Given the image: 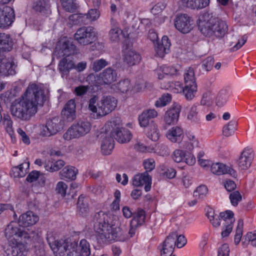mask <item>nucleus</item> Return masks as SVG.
I'll use <instances>...</instances> for the list:
<instances>
[{
  "label": "nucleus",
  "instance_id": "1",
  "mask_svg": "<svg viewBox=\"0 0 256 256\" xmlns=\"http://www.w3.org/2000/svg\"><path fill=\"white\" fill-rule=\"evenodd\" d=\"M44 98V90L36 84H30L24 95L12 103L11 114L20 120H30L37 112L38 106H42Z\"/></svg>",
  "mask_w": 256,
  "mask_h": 256
},
{
  "label": "nucleus",
  "instance_id": "2",
  "mask_svg": "<svg viewBox=\"0 0 256 256\" xmlns=\"http://www.w3.org/2000/svg\"><path fill=\"white\" fill-rule=\"evenodd\" d=\"M19 222H12L5 229V236L8 240L9 248L12 256H21L26 252V246L24 243L30 238L28 232L21 228Z\"/></svg>",
  "mask_w": 256,
  "mask_h": 256
},
{
  "label": "nucleus",
  "instance_id": "3",
  "mask_svg": "<svg viewBox=\"0 0 256 256\" xmlns=\"http://www.w3.org/2000/svg\"><path fill=\"white\" fill-rule=\"evenodd\" d=\"M108 217L103 212H96L93 218L94 227L100 238L104 241H122L125 237L120 228L110 224Z\"/></svg>",
  "mask_w": 256,
  "mask_h": 256
},
{
  "label": "nucleus",
  "instance_id": "4",
  "mask_svg": "<svg viewBox=\"0 0 256 256\" xmlns=\"http://www.w3.org/2000/svg\"><path fill=\"white\" fill-rule=\"evenodd\" d=\"M98 96H94L88 101V109L96 113L98 118L105 116L113 111L117 104L116 100L112 96H103L98 101Z\"/></svg>",
  "mask_w": 256,
  "mask_h": 256
},
{
  "label": "nucleus",
  "instance_id": "5",
  "mask_svg": "<svg viewBox=\"0 0 256 256\" xmlns=\"http://www.w3.org/2000/svg\"><path fill=\"white\" fill-rule=\"evenodd\" d=\"M47 240L56 256H70V248L72 240L70 238L56 240L52 236H50L48 238Z\"/></svg>",
  "mask_w": 256,
  "mask_h": 256
},
{
  "label": "nucleus",
  "instance_id": "6",
  "mask_svg": "<svg viewBox=\"0 0 256 256\" xmlns=\"http://www.w3.org/2000/svg\"><path fill=\"white\" fill-rule=\"evenodd\" d=\"M91 129V124L88 121H80L73 124L63 135L64 140H69L85 136Z\"/></svg>",
  "mask_w": 256,
  "mask_h": 256
},
{
  "label": "nucleus",
  "instance_id": "7",
  "mask_svg": "<svg viewBox=\"0 0 256 256\" xmlns=\"http://www.w3.org/2000/svg\"><path fill=\"white\" fill-rule=\"evenodd\" d=\"M74 38L81 45L86 46L90 44L96 40L94 28L92 26L80 28L78 29L74 34Z\"/></svg>",
  "mask_w": 256,
  "mask_h": 256
},
{
  "label": "nucleus",
  "instance_id": "8",
  "mask_svg": "<svg viewBox=\"0 0 256 256\" xmlns=\"http://www.w3.org/2000/svg\"><path fill=\"white\" fill-rule=\"evenodd\" d=\"M64 120L59 116H54L47 120L45 126L42 128V134L45 136L54 135L63 130Z\"/></svg>",
  "mask_w": 256,
  "mask_h": 256
},
{
  "label": "nucleus",
  "instance_id": "9",
  "mask_svg": "<svg viewBox=\"0 0 256 256\" xmlns=\"http://www.w3.org/2000/svg\"><path fill=\"white\" fill-rule=\"evenodd\" d=\"M107 126L111 127L110 135L116 139L118 142L124 143L128 142L132 138V134L129 130L122 128H120L119 125L116 124V120L110 122L107 124Z\"/></svg>",
  "mask_w": 256,
  "mask_h": 256
},
{
  "label": "nucleus",
  "instance_id": "10",
  "mask_svg": "<svg viewBox=\"0 0 256 256\" xmlns=\"http://www.w3.org/2000/svg\"><path fill=\"white\" fill-rule=\"evenodd\" d=\"M55 52L59 57H70L76 53V46L71 39L64 38L58 42Z\"/></svg>",
  "mask_w": 256,
  "mask_h": 256
},
{
  "label": "nucleus",
  "instance_id": "11",
  "mask_svg": "<svg viewBox=\"0 0 256 256\" xmlns=\"http://www.w3.org/2000/svg\"><path fill=\"white\" fill-rule=\"evenodd\" d=\"M206 29V34H202L206 36H215L218 38H222L228 31V27L226 22L222 20L216 19L214 22Z\"/></svg>",
  "mask_w": 256,
  "mask_h": 256
},
{
  "label": "nucleus",
  "instance_id": "12",
  "mask_svg": "<svg viewBox=\"0 0 256 256\" xmlns=\"http://www.w3.org/2000/svg\"><path fill=\"white\" fill-rule=\"evenodd\" d=\"M70 256H90V244L86 239L78 240H72L70 248Z\"/></svg>",
  "mask_w": 256,
  "mask_h": 256
},
{
  "label": "nucleus",
  "instance_id": "13",
  "mask_svg": "<svg viewBox=\"0 0 256 256\" xmlns=\"http://www.w3.org/2000/svg\"><path fill=\"white\" fill-rule=\"evenodd\" d=\"M96 79L97 82L94 84H110L116 80L117 73L114 69L111 68H108L100 72L98 76L96 77L94 75H90L88 78Z\"/></svg>",
  "mask_w": 256,
  "mask_h": 256
},
{
  "label": "nucleus",
  "instance_id": "14",
  "mask_svg": "<svg viewBox=\"0 0 256 256\" xmlns=\"http://www.w3.org/2000/svg\"><path fill=\"white\" fill-rule=\"evenodd\" d=\"M174 23L176 28L183 34L189 32L192 28L190 18L187 14H177Z\"/></svg>",
  "mask_w": 256,
  "mask_h": 256
},
{
  "label": "nucleus",
  "instance_id": "15",
  "mask_svg": "<svg viewBox=\"0 0 256 256\" xmlns=\"http://www.w3.org/2000/svg\"><path fill=\"white\" fill-rule=\"evenodd\" d=\"M14 19V10L11 7L6 6L0 7V28L10 26Z\"/></svg>",
  "mask_w": 256,
  "mask_h": 256
},
{
  "label": "nucleus",
  "instance_id": "16",
  "mask_svg": "<svg viewBox=\"0 0 256 256\" xmlns=\"http://www.w3.org/2000/svg\"><path fill=\"white\" fill-rule=\"evenodd\" d=\"M254 158L253 150L250 148H244L240 153V155L238 160V164L241 170H247L252 163Z\"/></svg>",
  "mask_w": 256,
  "mask_h": 256
},
{
  "label": "nucleus",
  "instance_id": "17",
  "mask_svg": "<svg viewBox=\"0 0 256 256\" xmlns=\"http://www.w3.org/2000/svg\"><path fill=\"white\" fill-rule=\"evenodd\" d=\"M176 232H172L166 237L160 248V256H168L167 255L172 254L176 244Z\"/></svg>",
  "mask_w": 256,
  "mask_h": 256
},
{
  "label": "nucleus",
  "instance_id": "18",
  "mask_svg": "<svg viewBox=\"0 0 256 256\" xmlns=\"http://www.w3.org/2000/svg\"><path fill=\"white\" fill-rule=\"evenodd\" d=\"M181 106L174 104L164 114V120L166 124L170 126L176 124L178 120Z\"/></svg>",
  "mask_w": 256,
  "mask_h": 256
},
{
  "label": "nucleus",
  "instance_id": "19",
  "mask_svg": "<svg viewBox=\"0 0 256 256\" xmlns=\"http://www.w3.org/2000/svg\"><path fill=\"white\" fill-rule=\"evenodd\" d=\"M132 185L134 186H144V190L148 192L150 190L152 184V178L148 172H144L135 175L132 178Z\"/></svg>",
  "mask_w": 256,
  "mask_h": 256
},
{
  "label": "nucleus",
  "instance_id": "20",
  "mask_svg": "<svg viewBox=\"0 0 256 256\" xmlns=\"http://www.w3.org/2000/svg\"><path fill=\"white\" fill-rule=\"evenodd\" d=\"M62 115L63 118L68 122H72L76 118V103L74 100H70L68 102L62 111Z\"/></svg>",
  "mask_w": 256,
  "mask_h": 256
},
{
  "label": "nucleus",
  "instance_id": "21",
  "mask_svg": "<svg viewBox=\"0 0 256 256\" xmlns=\"http://www.w3.org/2000/svg\"><path fill=\"white\" fill-rule=\"evenodd\" d=\"M210 170L214 174L217 175L228 174L234 178L237 176L236 172L235 170L222 163L212 164L210 166Z\"/></svg>",
  "mask_w": 256,
  "mask_h": 256
},
{
  "label": "nucleus",
  "instance_id": "22",
  "mask_svg": "<svg viewBox=\"0 0 256 256\" xmlns=\"http://www.w3.org/2000/svg\"><path fill=\"white\" fill-rule=\"evenodd\" d=\"M74 68V64L70 57L65 56L58 64V69L62 78H66L69 74L70 71Z\"/></svg>",
  "mask_w": 256,
  "mask_h": 256
},
{
  "label": "nucleus",
  "instance_id": "23",
  "mask_svg": "<svg viewBox=\"0 0 256 256\" xmlns=\"http://www.w3.org/2000/svg\"><path fill=\"white\" fill-rule=\"evenodd\" d=\"M101 151L104 155H109L114 148V140L110 134L106 132L102 136Z\"/></svg>",
  "mask_w": 256,
  "mask_h": 256
},
{
  "label": "nucleus",
  "instance_id": "24",
  "mask_svg": "<svg viewBox=\"0 0 256 256\" xmlns=\"http://www.w3.org/2000/svg\"><path fill=\"white\" fill-rule=\"evenodd\" d=\"M38 220V217L32 211L22 214L19 218L18 222L22 227L34 224Z\"/></svg>",
  "mask_w": 256,
  "mask_h": 256
},
{
  "label": "nucleus",
  "instance_id": "25",
  "mask_svg": "<svg viewBox=\"0 0 256 256\" xmlns=\"http://www.w3.org/2000/svg\"><path fill=\"white\" fill-rule=\"evenodd\" d=\"M198 141L195 136L190 132L186 133L184 140L180 144V148L192 151L195 146H198Z\"/></svg>",
  "mask_w": 256,
  "mask_h": 256
},
{
  "label": "nucleus",
  "instance_id": "26",
  "mask_svg": "<svg viewBox=\"0 0 256 256\" xmlns=\"http://www.w3.org/2000/svg\"><path fill=\"white\" fill-rule=\"evenodd\" d=\"M0 62V74L2 76H8L16 74V66L12 60H8L3 58Z\"/></svg>",
  "mask_w": 256,
  "mask_h": 256
},
{
  "label": "nucleus",
  "instance_id": "27",
  "mask_svg": "<svg viewBox=\"0 0 256 256\" xmlns=\"http://www.w3.org/2000/svg\"><path fill=\"white\" fill-rule=\"evenodd\" d=\"M158 112L154 109L144 110L138 116L139 124L142 127H146L150 123V119L156 118Z\"/></svg>",
  "mask_w": 256,
  "mask_h": 256
},
{
  "label": "nucleus",
  "instance_id": "28",
  "mask_svg": "<svg viewBox=\"0 0 256 256\" xmlns=\"http://www.w3.org/2000/svg\"><path fill=\"white\" fill-rule=\"evenodd\" d=\"M216 18H212L208 12L201 14L198 18V28L202 34H206V29L211 24V22H214Z\"/></svg>",
  "mask_w": 256,
  "mask_h": 256
},
{
  "label": "nucleus",
  "instance_id": "29",
  "mask_svg": "<svg viewBox=\"0 0 256 256\" xmlns=\"http://www.w3.org/2000/svg\"><path fill=\"white\" fill-rule=\"evenodd\" d=\"M170 45L168 37L164 36L162 38L161 42L158 43L155 47L156 54L160 58H163L166 54L169 52Z\"/></svg>",
  "mask_w": 256,
  "mask_h": 256
},
{
  "label": "nucleus",
  "instance_id": "30",
  "mask_svg": "<svg viewBox=\"0 0 256 256\" xmlns=\"http://www.w3.org/2000/svg\"><path fill=\"white\" fill-rule=\"evenodd\" d=\"M140 60V54L134 50L127 51L124 58V62L130 66H133L138 64Z\"/></svg>",
  "mask_w": 256,
  "mask_h": 256
},
{
  "label": "nucleus",
  "instance_id": "31",
  "mask_svg": "<svg viewBox=\"0 0 256 256\" xmlns=\"http://www.w3.org/2000/svg\"><path fill=\"white\" fill-rule=\"evenodd\" d=\"M182 5L192 9H202L206 7L210 0H182Z\"/></svg>",
  "mask_w": 256,
  "mask_h": 256
},
{
  "label": "nucleus",
  "instance_id": "32",
  "mask_svg": "<svg viewBox=\"0 0 256 256\" xmlns=\"http://www.w3.org/2000/svg\"><path fill=\"white\" fill-rule=\"evenodd\" d=\"M183 133V130L180 127L175 126L167 132L166 136L172 142H176L181 140Z\"/></svg>",
  "mask_w": 256,
  "mask_h": 256
},
{
  "label": "nucleus",
  "instance_id": "33",
  "mask_svg": "<svg viewBox=\"0 0 256 256\" xmlns=\"http://www.w3.org/2000/svg\"><path fill=\"white\" fill-rule=\"evenodd\" d=\"M62 179L74 180L78 174V170L73 166H67L60 172Z\"/></svg>",
  "mask_w": 256,
  "mask_h": 256
},
{
  "label": "nucleus",
  "instance_id": "34",
  "mask_svg": "<svg viewBox=\"0 0 256 256\" xmlns=\"http://www.w3.org/2000/svg\"><path fill=\"white\" fill-rule=\"evenodd\" d=\"M77 205L79 214L82 216H86L89 212V208L87 200L82 194L79 196Z\"/></svg>",
  "mask_w": 256,
  "mask_h": 256
},
{
  "label": "nucleus",
  "instance_id": "35",
  "mask_svg": "<svg viewBox=\"0 0 256 256\" xmlns=\"http://www.w3.org/2000/svg\"><path fill=\"white\" fill-rule=\"evenodd\" d=\"M133 218L130 222L133 226H141L144 222L145 212L142 209H138L136 212L132 214Z\"/></svg>",
  "mask_w": 256,
  "mask_h": 256
},
{
  "label": "nucleus",
  "instance_id": "36",
  "mask_svg": "<svg viewBox=\"0 0 256 256\" xmlns=\"http://www.w3.org/2000/svg\"><path fill=\"white\" fill-rule=\"evenodd\" d=\"M196 91V84L189 85L188 84H184V86L182 92L188 100H191L194 97Z\"/></svg>",
  "mask_w": 256,
  "mask_h": 256
},
{
  "label": "nucleus",
  "instance_id": "37",
  "mask_svg": "<svg viewBox=\"0 0 256 256\" xmlns=\"http://www.w3.org/2000/svg\"><path fill=\"white\" fill-rule=\"evenodd\" d=\"M112 88L122 93L126 92L131 88L130 80L128 79L122 80L116 84H113Z\"/></svg>",
  "mask_w": 256,
  "mask_h": 256
},
{
  "label": "nucleus",
  "instance_id": "38",
  "mask_svg": "<svg viewBox=\"0 0 256 256\" xmlns=\"http://www.w3.org/2000/svg\"><path fill=\"white\" fill-rule=\"evenodd\" d=\"M25 165L28 168L29 167V162L22 164L18 166L14 167L10 172L12 176L14 178H20L25 176L26 170H24V165Z\"/></svg>",
  "mask_w": 256,
  "mask_h": 256
},
{
  "label": "nucleus",
  "instance_id": "39",
  "mask_svg": "<svg viewBox=\"0 0 256 256\" xmlns=\"http://www.w3.org/2000/svg\"><path fill=\"white\" fill-rule=\"evenodd\" d=\"M65 162L62 160H58L54 162L48 161L45 163V168L47 171L54 172L58 170L64 166Z\"/></svg>",
  "mask_w": 256,
  "mask_h": 256
},
{
  "label": "nucleus",
  "instance_id": "40",
  "mask_svg": "<svg viewBox=\"0 0 256 256\" xmlns=\"http://www.w3.org/2000/svg\"><path fill=\"white\" fill-rule=\"evenodd\" d=\"M147 136L153 141H156L160 137V132L157 125L151 124L146 132Z\"/></svg>",
  "mask_w": 256,
  "mask_h": 256
},
{
  "label": "nucleus",
  "instance_id": "41",
  "mask_svg": "<svg viewBox=\"0 0 256 256\" xmlns=\"http://www.w3.org/2000/svg\"><path fill=\"white\" fill-rule=\"evenodd\" d=\"M60 2L64 8L67 12H73L78 8L76 0H60Z\"/></svg>",
  "mask_w": 256,
  "mask_h": 256
},
{
  "label": "nucleus",
  "instance_id": "42",
  "mask_svg": "<svg viewBox=\"0 0 256 256\" xmlns=\"http://www.w3.org/2000/svg\"><path fill=\"white\" fill-rule=\"evenodd\" d=\"M184 84L190 85L196 84L194 70L192 68H188L184 74Z\"/></svg>",
  "mask_w": 256,
  "mask_h": 256
},
{
  "label": "nucleus",
  "instance_id": "43",
  "mask_svg": "<svg viewBox=\"0 0 256 256\" xmlns=\"http://www.w3.org/2000/svg\"><path fill=\"white\" fill-rule=\"evenodd\" d=\"M237 123L234 120H231L223 127L222 133L226 136H230L234 134L236 130Z\"/></svg>",
  "mask_w": 256,
  "mask_h": 256
},
{
  "label": "nucleus",
  "instance_id": "44",
  "mask_svg": "<svg viewBox=\"0 0 256 256\" xmlns=\"http://www.w3.org/2000/svg\"><path fill=\"white\" fill-rule=\"evenodd\" d=\"M187 118L188 120L194 123H198L200 120V116L198 114L197 106L193 105L188 114Z\"/></svg>",
  "mask_w": 256,
  "mask_h": 256
},
{
  "label": "nucleus",
  "instance_id": "45",
  "mask_svg": "<svg viewBox=\"0 0 256 256\" xmlns=\"http://www.w3.org/2000/svg\"><path fill=\"white\" fill-rule=\"evenodd\" d=\"M172 100V96L169 94H162L155 102L156 108H161L166 106Z\"/></svg>",
  "mask_w": 256,
  "mask_h": 256
},
{
  "label": "nucleus",
  "instance_id": "46",
  "mask_svg": "<svg viewBox=\"0 0 256 256\" xmlns=\"http://www.w3.org/2000/svg\"><path fill=\"white\" fill-rule=\"evenodd\" d=\"M220 216L225 222L226 224H232L234 222V213L232 211L227 210L225 212H222L220 214Z\"/></svg>",
  "mask_w": 256,
  "mask_h": 256
},
{
  "label": "nucleus",
  "instance_id": "47",
  "mask_svg": "<svg viewBox=\"0 0 256 256\" xmlns=\"http://www.w3.org/2000/svg\"><path fill=\"white\" fill-rule=\"evenodd\" d=\"M3 123L6 132L10 135L14 133L12 121L9 115L4 114V116Z\"/></svg>",
  "mask_w": 256,
  "mask_h": 256
},
{
  "label": "nucleus",
  "instance_id": "48",
  "mask_svg": "<svg viewBox=\"0 0 256 256\" xmlns=\"http://www.w3.org/2000/svg\"><path fill=\"white\" fill-rule=\"evenodd\" d=\"M208 188L205 186H200L197 188L194 192V196L200 199L204 198L207 194Z\"/></svg>",
  "mask_w": 256,
  "mask_h": 256
},
{
  "label": "nucleus",
  "instance_id": "49",
  "mask_svg": "<svg viewBox=\"0 0 256 256\" xmlns=\"http://www.w3.org/2000/svg\"><path fill=\"white\" fill-rule=\"evenodd\" d=\"M230 202L233 206H236L242 200V196L238 191H234L230 194Z\"/></svg>",
  "mask_w": 256,
  "mask_h": 256
},
{
  "label": "nucleus",
  "instance_id": "50",
  "mask_svg": "<svg viewBox=\"0 0 256 256\" xmlns=\"http://www.w3.org/2000/svg\"><path fill=\"white\" fill-rule=\"evenodd\" d=\"M108 65V62L104 59H100L94 62L92 69L94 72H98Z\"/></svg>",
  "mask_w": 256,
  "mask_h": 256
},
{
  "label": "nucleus",
  "instance_id": "51",
  "mask_svg": "<svg viewBox=\"0 0 256 256\" xmlns=\"http://www.w3.org/2000/svg\"><path fill=\"white\" fill-rule=\"evenodd\" d=\"M122 30L118 28H111L109 32L110 38L112 41L117 42L119 40Z\"/></svg>",
  "mask_w": 256,
  "mask_h": 256
},
{
  "label": "nucleus",
  "instance_id": "52",
  "mask_svg": "<svg viewBox=\"0 0 256 256\" xmlns=\"http://www.w3.org/2000/svg\"><path fill=\"white\" fill-rule=\"evenodd\" d=\"M47 4L44 0H39L34 2L33 6L34 9L40 12H44L46 10Z\"/></svg>",
  "mask_w": 256,
  "mask_h": 256
},
{
  "label": "nucleus",
  "instance_id": "53",
  "mask_svg": "<svg viewBox=\"0 0 256 256\" xmlns=\"http://www.w3.org/2000/svg\"><path fill=\"white\" fill-rule=\"evenodd\" d=\"M185 152L182 150H176L172 154V158L176 162H180L184 160Z\"/></svg>",
  "mask_w": 256,
  "mask_h": 256
},
{
  "label": "nucleus",
  "instance_id": "54",
  "mask_svg": "<svg viewBox=\"0 0 256 256\" xmlns=\"http://www.w3.org/2000/svg\"><path fill=\"white\" fill-rule=\"evenodd\" d=\"M214 64V58L212 56H208L203 60L202 67L206 71L210 70L212 68Z\"/></svg>",
  "mask_w": 256,
  "mask_h": 256
},
{
  "label": "nucleus",
  "instance_id": "55",
  "mask_svg": "<svg viewBox=\"0 0 256 256\" xmlns=\"http://www.w3.org/2000/svg\"><path fill=\"white\" fill-rule=\"evenodd\" d=\"M68 188L67 185L63 182H59L56 186V190L62 196H65L66 190Z\"/></svg>",
  "mask_w": 256,
  "mask_h": 256
},
{
  "label": "nucleus",
  "instance_id": "56",
  "mask_svg": "<svg viewBox=\"0 0 256 256\" xmlns=\"http://www.w3.org/2000/svg\"><path fill=\"white\" fill-rule=\"evenodd\" d=\"M227 98L228 96L224 92H220L216 99V105L218 106H223L226 103Z\"/></svg>",
  "mask_w": 256,
  "mask_h": 256
},
{
  "label": "nucleus",
  "instance_id": "57",
  "mask_svg": "<svg viewBox=\"0 0 256 256\" xmlns=\"http://www.w3.org/2000/svg\"><path fill=\"white\" fill-rule=\"evenodd\" d=\"M90 88L88 86H79L74 88V93L77 96H82L85 94Z\"/></svg>",
  "mask_w": 256,
  "mask_h": 256
},
{
  "label": "nucleus",
  "instance_id": "58",
  "mask_svg": "<svg viewBox=\"0 0 256 256\" xmlns=\"http://www.w3.org/2000/svg\"><path fill=\"white\" fill-rule=\"evenodd\" d=\"M143 164L144 168L146 171L145 172H150L152 170L154 169L155 167V162L154 160L152 159H148L144 161Z\"/></svg>",
  "mask_w": 256,
  "mask_h": 256
},
{
  "label": "nucleus",
  "instance_id": "59",
  "mask_svg": "<svg viewBox=\"0 0 256 256\" xmlns=\"http://www.w3.org/2000/svg\"><path fill=\"white\" fill-rule=\"evenodd\" d=\"M90 22L96 20L100 16L99 11L96 8L90 10L86 14Z\"/></svg>",
  "mask_w": 256,
  "mask_h": 256
},
{
  "label": "nucleus",
  "instance_id": "60",
  "mask_svg": "<svg viewBox=\"0 0 256 256\" xmlns=\"http://www.w3.org/2000/svg\"><path fill=\"white\" fill-rule=\"evenodd\" d=\"M183 161H184L188 165L192 166L195 164L196 158L194 157V156L190 152H185L184 158Z\"/></svg>",
  "mask_w": 256,
  "mask_h": 256
},
{
  "label": "nucleus",
  "instance_id": "61",
  "mask_svg": "<svg viewBox=\"0 0 256 256\" xmlns=\"http://www.w3.org/2000/svg\"><path fill=\"white\" fill-rule=\"evenodd\" d=\"M229 253L230 249L228 246L225 244L220 248L218 252V256H228Z\"/></svg>",
  "mask_w": 256,
  "mask_h": 256
},
{
  "label": "nucleus",
  "instance_id": "62",
  "mask_svg": "<svg viewBox=\"0 0 256 256\" xmlns=\"http://www.w3.org/2000/svg\"><path fill=\"white\" fill-rule=\"evenodd\" d=\"M162 72L166 75H174L176 74L177 70L173 66H163Z\"/></svg>",
  "mask_w": 256,
  "mask_h": 256
},
{
  "label": "nucleus",
  "instance_id": "63",
  "mask_svg": "<svg viewBox=\"0 0 256 256\" xmlns=\"http://www.w3.org/2000/svg\"><path fill=\"white\" fill-rule=\"evenodd\" d=\"M40 172L36 170H34L30 172L26 178V180L30 182H32L38 180Z\"/></svg>",
  "mask_w": 256,
  "mask_h": 256
},
{
  "label": "nucleus",
  "instance_id": "64",
  "mask_svg": "<svg viewBox=\"0 0 256 256\" xmlns=\"http://www.w3.org/2000/svg\"><path fill=\"white\" fill-rule=\"evenodd\" d=\"M246 40L247 37L244 36L241 40H238V42L232 48V50L234 52L240 49L246 42Z\"/></svg>",
  "mask_w": 256,
  "mask_h": 256
}]
</instances>
